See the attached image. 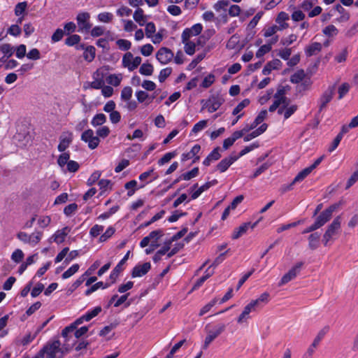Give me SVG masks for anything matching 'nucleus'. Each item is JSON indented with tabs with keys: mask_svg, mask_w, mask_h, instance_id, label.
Masks as SVG:
<instances>
[{
	"mask_svg": "<svg viewBox=\"0 0 358 358\" xmlns=\"http://www.w3.org/2000/svg\"><path fill=\"white\" fill-rule=\"evenodd\" d=\"M331 218V216L324 210L316 218L315 222L320 227L324 226Z\"/></svg>",
	"mask_w": 358,
	"mask_h": 358,
	"instance_id": "nucleus-29",
	"label": "nucleus"
},
{
	"mask_svg": "<svg viewBox=\"0 0 358 358\" xmlns=\"http://www.w3.org/2000/svg\"><path fill=\"white\" fill-rule=\"evenodd\" d=\"M274 101L273 104L269 107L270 112H274L278 108L283 105L285 107L284 118L288 119L297 110L296 105L289 106V100L284 95L282 90H278L273 96Z\"/></svg>",
	"mask_w": 358,
	"mask_h": 358,
	"instance_id": "nucleus-2",
	"label": "nucleus"
},
{
	"mask_svg": "<svg viewBox=\"0 0 358 358\" xmlns=\"http://www.w3.org/2000/svg\"><path fill=\"white\" fill-rule=\"evenodd\" d=\"M131 57H132V53L130 52H127L124 55V56L122 57V66L124 68H127L129 71H133L134 70H135L141 64V61H142V59L141 57H134L133 56L132 65H130V64H127L128 61L126 59L127 58H128V59H129Z\"/></svg>",
	"mask_w": 358,
	"mask_h": 358,
	"instance_id": "nucleus-10",
	"label": "nucleus"
},
{
	"mask_svg": "<svg viewBox=\"0 0 358 358\" xmlns=\"http://www.w3.org/2000/svg\"><path fill=\"white\" fill-rule=\"evenodd\" d=\"M322 48V44L314 42L307 45L305 48V53L307 57H311L319 53Z\"/></svg>",
	"mask_w": 358,
	"mask_h": 358,
	"instance_id": "nucleus-22",
	"label": "nucleus"
},
{
	"mask_svg": "<svg viewBox=\"0 0 358 358\" xmlns=\"http://www.w3.org/2000/svg\"><path fill=\"white\" fill-rule=\"evenodd\" d=\"M70 155L67 152H64L59 155L57 159V164L59 166L63 167L64 165H67V163L69 162Z\"/></svg>",
	"mask_w": 358,
	"mask_h": 358,
	"instance_id": "nucleus-63",
	"label": "nucleus"
},
{
	"mask_svg": "<svg viewBox=\"0 0 358 358\" xmlns=\"http://www.w3.org/2000/svg\"><path fill=\"white\" fill-rule=\"evenodd\" d=\"M250 104V100L248 99H245L240 102L234 109L232 114L234 115H238L248 105Z\"/></svg>",
	"mask_w": 358,
	"mask_h": 358,
	"instance_id": "nucleus-43",
	"label": "nucleus"
},
{
	"mask_svg": "<svg viewBox=\"0 0 358 358\" xmlns=\"http://www.w3.org/2000/svg\"><path fill=\"white\" fill-rule=\"evenodd\" d=\"M122 80V75L121 73L119 74H110L106 78V82L113 86L117 87L120 85V83Z\"/></svg>",
	"mask_w": 358,
	"mask_h": 358,
	"instance_id": "nucleus-31",
	"label": "nucleus"
},
{
	"mask_svg": "<svg viewBox=\"0 0 358 358\" xmlns=\"http://www.w3.org/2000/svg\"><path fill=\"white\" fill-rule=\"evenodd\" d=\"M320 234L318 232L313 233L308 236V246L311 250H315L319 246Z\"/></svg>",
	"mask_w": 358,
	"mask_h": 358,
	"instance_id": "nucleus-27",
	"label": "nucleus"
},
{
	"mask_svg": "<svg viewBox=\"0 0 358 358\" xmlns=\"http://www.w3.org/2000/svg\"><path fill=\"white\" fill-rule=\"evenodd\" d=\"M174 57L173 52L167 48H161L156 54L157 59L162 64H166L170 62Z\"/></svg>",
	"mask_w": 358,
	"mask_h": 358,
	"instance_id": "nucleus-11",
	"label": "nucleus"
},
{
	"mask_svg": "<svg viewBox=\"0 0 358 358\" xmlns=\"http://www.w3.org/2000/svg\"><path fill=\"white\" fill-rule=\"evenodd\" d=\"M27 8V3L26 1L18 3L15 7V14L16 16H20L24 13Z\"/></svg>",
	"mask_w": 358,
	"mask_h": 358,
	"instance_id": "nucleus-51",
	"label": "nucleus"
},
{
	"mask_svg": "<svg viewBox=\"0 0 358 358\" xmlns=\"http://www.w3.org/2000/svg\"><path fill=\"white\" fill-rule=\"evenodd\" d=\"M322 32L327 36L333 37L338 34V30L334 25L330 24L324 28Z\"/></svg>",
	"mask_w": 358,
	"mask_h": 358,
	"instance_id": "nucleus-42",
	"label": "nucleus"
},
{
	"mask_svg": "<svg viewBox=\"0 0 358 358\" xmlns=\"http://www.w3.org/2000/svg\"><path fill=\"white\" fill-rule=\"evenodd\" d=\"M41 329H38L34 333L28 332L22 338L17 339V343L22 345H27L30 343L36 337L37 334L40 332Z\"/></svg>",
	"mask_w": 358,
	"mask_h": 358,
	"instance_id": "nucleus-23",
	"label": "nucleus"
},
{
	"mask_svg": "<svg viewBox=\"0 0 358 358\" xmlns=\"http://www.w3.org/2000/svg\"><path fill=\"white\" fill-rule=\"evenodd\" d=\"M98 20L101 22H110L113 18V15L108 12L101 13L98 15Z\"/></svg>",
	"mask_w": 358,
	"mask_h": 358,
	"instance_id": "nucleus-49",
	"label": "nucleus"
},
{
	"mask_svg": "<svg viewBox=\"0 0 358 358\" xmlns=\"http://www.w3.org/2000/svg\"><path fill=\"white\" fill-rule=\"evenodd\" d=\"M262 220V217H261L257 221H256L253 224H251L250 222L243 223L240 227L236 228L234 230L233 234L231 235V238L233 239L238 238L245 233H246L249 228L254 229Z\"/></svg>",
	"mask_w": 358,
	"mask_h": 358,
	"instance_id": "nucleus-12",
	"label": "nucleus"
},
{
	"mask_svg": "<svg viewBox=\"0 0 358 358\" xmlns=\"http://www.w3.org/2000/svg\"><path fill=\"white\" fill-rule=\"evenodd\" d=\"M156 31L155 25L153 22H148L145 26V35L148 38H151Z\"/></svg>",
	"mask_w": 358,
	"mask_h": 358,
	"instance_id": "nucleus-64",
	"label": "nucleus"
},
{
	"mask_svg": "<svg viewBox=\"0 0 358 358\" xmlns=\"http://www.w3.org/2000/svg\"><path fill=\"white\" fill-rule=\"evenodd\" d=\"M334 94V87H329L325 90L318 100L319 112H322L331 101Z\"/></svg>",
	"mask_w": 358,
	"mask_h": 358,
	"instance_id": "nucleus-8",
	"label": "nucleus"
},
{
	"mask_svg": "<svg viewBox=\"0 0 358 358\" xmlns=\"http://www.w3.org/2000/svg\"><path fill=\"white\" fill-rule=\"evenodd\" d=\"M238 159V156L236 155H231L227 157L222 159L216 166L217 171L221 173L226 171L228 168L237 159Z\"/></svg>",
	"mask_w": 358,
	"mask_h": 358,
	"instance_id": "nucleus-17",
	"label": "nucleus"
},
{
	"mask_svg": "<svg viewBox=\"0 0 358 358\" xmlns=\"http://www.w3.org/2000/svg\"><path fill=\"white\" fill-rule=\"evenodd\" d=\"M79 265L78 264H75L72 265L69 269H67L63 274L62 278L66 279L72 276L75 274L79 269Z\"/></svg>",
	"mask_w": 358,
	"mask_h": 358,
	"instance_id": "nucleus-47",
	"label": "nucleus"
},
{
	"mask_svg": "<svg viewBox=\"0 0 358 358\" xmlns=\"http://www.w3.org/2000/svg\"><path fill=\"white\" fill-rule=\"evenodd\" d=\"M71 141V134H69L67 136H62L60 137V141L58 145V150L59 152H64L69 146Z\"/></svg>",
	"mask_w": 358,
	"mask_h": 358,
	"instance_id": "nucleus-26",
	"label": "nucleus"
},
{
	"mask_svg": "<svg viewBox=\"0 0 358 358\" xmlns=\"http://www.w3.org/2000/svg\"><path fill=\"white\" fill-rule=\"evenodd\" d=\"M136 185L137 182L135 180H130L124 185L125 189H128V196H131L134 194Z\"/></svg>",
	"mask_w": 358,
	"mask_h": 358,
	"instance_id": "nucleus-48",
	"label": "nucleus"
},
{
	"mask_svg": "<svg viewBox=\"0 0 358 358\" xmlns=\"http://www.w3.org/2000/svg\"><path fill=\"white\" fill-rule=\"evenodd\" d=\"M115 230L113 227H109L106 231L101 235L99 238L100 242H105L110 238L115 233Z\"/></svg>",
	"mask_w": 358,
	"mask_h": 358,
	"instance_id": "nucleus-52",
	"label": "nucleus"
},
{
	"mask_svg": "<svg viewBox=\"0 0 358 358\" xmlns=\"http://www.w3.org/2000/svg\"><path fill=\"white\" fill-rule=\"evenodd\" d=\"M306 74L303 70H297L293 75L291 76L290 81L292 83H299L303 80Z\"/></svg>",
	"mask_w": 358,
	"mask_h": 358,
	"instance_id": "nucleus-39",
	"label": "nucleus"
},
{
	"mask_svg": "<svg viewBox=\"0 0 358 358\" xmlns=\"http://www.w3.org/2000/svg\"><path fill=\"white\" fill-rule=\"evenodd\" d=\"M267 124H262L259 128L253 131L252 132L247 134L244 136L243 140L245 142H248L259 136L262 134L267 129Z\"/></svg>",
	"mask_w": 358,
	"mask_h": 358,
	"instance_id": "nucleus-24",
	"label": "nucleus"
},
{
	"mask_svg": "<svg viewBox=\"0 0 358 358\" xmlns=\"http://www.w3.org/2000/svg\"><path fill=\"white\" fill-rule=\"evenodd\" d=\"M133 17L140 26H143L145 24L146 18L143 14V10L141 8H138L134 12Z\"/></svg>",
	"mask_w": 358,
	"mask_h": 358,
	"instance_id": "nucleus-33",
	"label": "nucleus"
},
{
	"mask_svg": "<svg viewBox=\"0 0 358 358\" xmlns=\"http://www.w3.org/2000/svg\"><path fill=\"white\" fill-rule=\"evenodd\" d=\"M106 122V117L103 113L96 114L92 120L91 124L94 127L101 126Z\"/></svg>",
	"mask_w": 358,
	"mask_h": 358,
	"instance_id": "nucleus-38",
	"label": "nucleus"
},
{
	"mask_svg": "<svg viewBox=\"0 0 358 358\" xmlns=\"http://www.w3.org/2000/svg\"><path fill=\"white\" fill-rule=\"evenodd\" d=\"M17 238L25 243H29L31 245H36L42 238V233L36 231L31 234H28L25 232H20L17 234Z\"/></svg>",
	"mask_w": 358,
	"mask_h": 358,
	"instance_id": "nucleus-6",
	"label": "nucleus"
},
{
	"mask_svg": "<svg viewBox=\"0 0 358 358\" xmlns=\"http://www.w3.org/2000/svg\"><path fill=\"white\" fill-rule=\"evenodd\" d=\"M88 331V327L86 326L82 327L78 329H76L73 333H71L72 337L74 338L76 341V338H79L83 335H85Z\"/></svg>",
	"mask_w": 358,
	"mask_h": 358,
	"instance_id": "nucleus-57",
	"label": "nucleus"
},
{
	"mask_svg": "<svg viewBox=\"0 0 358 358\" xmlns=\"http://www.w3.org/2000/svg\"><path fill=\"white\" fill-rule=\"evenodd\" d=\"M112 283H106V284H103V282H96V284L93 285L90 289H88L87 290L85 291V294L87 296L91 294L92 292L96 291L99 288H103V289H105V288H107Z\"/></svg>",
	"mask_w": 358,
	"mask_h": 358,
	"instance_id": "nucleus-40",
	"label": "nucleus"
},
{
	"mask_svg": "<svg viewBox=\"0 0 358 358\" xmlns=\"http://www.w3.org/2000/svg\"><path fill=\"white\" fill-rule=\"evenodd\" d=\"M172 72V69L170 67H167L165 69H163L159 72V80L160 83H163L165 81V80L171 75Z\"/></svg>",
	"mask_w": 358,
	"mask_h": 358,
	"instance_id": "nucleus-54",
	"label": "nucleus"
},
{
	"mask_svg": "<svg viewBox=\"0 0 358 358\" xmlns=\"http://www.w3.org/2000/svg\"><path fill=\"white\" fill-rule=\"evenodd\" d=\"M151 268V264L150 262H145L143 264L136 265L132 270L131 276L132 278L142 277L145 275Z\"/></svg>",
	"mask_w": 358,
	"mask_h": 358,
	"instance_id": "nucleus-16",
	"label": "nucleus"
},
{
	"mask_svg": "<svg viewBox=\"0 0 358 358\" xmlns=\"http://www.w3.org/2000/svg\"><path fill=\"white\" fill-rule=\"evenodd\" d=\"M226 325L224 324H218L213 327L212 329L206 330L207 336L205 338L202 347L203 349H207L211 342H213L218 336L224 331Z\"/></svg>",
	"mask_w": 358,
	"mask_h": 358,
	"instance_id": "nucleus-5",
	"label": "nucleus"
},
{
	"mask_svg": "<svg viewBox=\"0 0 358 358\" xmlns=\"http://www.w3.org/2000/svg\"><path fill=\"white\" fill-rule=\"evenodd\" d=\"M214 273V271L213 269L212 270H210L208 268V269L205 272V275H203L201 278H200L196 282V283L193 286V289H198L200 286L202 285V284L208 278H210L211 275H213V274Z\"/></svg>",
	"mask_w": 358,
	"mask_h": 358,
	"instance_id": "nucleus-34",
	"label": "nucleus"
},
{
	"mask_svg": "<svg viewBox=\"0 0 358 358\" xmlns=\"http://www.w3.org/2000/svg\"><path fill=\"white\" fill-rule=\"evenodd\" d=\"M201 150V147L199 145L196 144L192 147L191 150L187 153H183L181 156V159L183 162H185L188 159L193 158L196 155L199 153Z\"/></svg>",
	"mask_w": 358,
	"mask_h": 358,
	"instance_id": "nucleus-30",
	"label": "nucleus"
},
{
	"mask_svg": "<svg viewBox=\"0 0 358 358\" xmlns=\"http://www.w3.org/2000/svg\"><path fill=\"white\" fill-rule=\"evenodd\" d=\"M14 50L13 47L9 43H3L0 45V52H1L6 58L11 57Z\"/></svg>",
	"mask_w": 358,
	"mask_h": 358,
	"instance_id": "nucleus-36",
	"label": "nucleus"
},
{
	"mask_svg": "<svg viewBox=\"0 0 358 358\" xmlns=\"http://www.w3.org/2000/svg\"><path fill=\"white\" fill-rule=\"evenodd\" d=\"M61 342L58 339L50 340L41 349L45 358H63L75 345V341L70 337H63Z\"/></svg>",
	"mask_w": 358,
	"mask_h": 358,
	"instance_id": "nucleus-1",
	"label": "nucleus"
},
{
	"mask_svg": "<svg viewBox=\"0 0 358 358\" xmlns=\"http://www.w3.org/2000/svg\"><path fill=\"white\" fill-rule=\"evenodd\" d=\"M118 48L122 50H128L131 46L129 41L125 39H119L116 41Z\"/></svg>",
	"mask_w": 358,
	"mask_h": 358,
	"instance_id": "nucleus-55",
	"label": "nucleus"
},
{
	"mask_svg": "<svg viewBox=\"0 0 358 358\" xmlns=\"http://www.w3.org/2000/svg\"><path fill=\"white\" fill-rule=\"evenodd\" d=\"M163 235L164 232L162 229L151 231L148 236L144 237L140 242L141 248H145L148 245H151L154 248H158L159 246L158 241L163 236Z\"/></svg>",
	"mask_w": 358,
	"mask_h": 358,
	"instance_id": "nucleus-4",
	"label": "nucleus"
},
{
	"mask_svg": "<svg viewBox=\"0 0 358 358\" xmlns=\"http://www.w3.org/2000/svg\"><path fill=\"white\" fill-rule=\"evenodd\" d=\"M101 311V308L100 306H96L92 310L87 312L85 315H83V318L85 319L86 322L91 320L92 318L99 315V313Z\"/></svg>",
	"mask_w": 358,
	"mask_h": 358,
	"instance_id": "nucleus-41",
	"label": "nucleus"
},
{
	"mask_svg": "<svg viewBox=\"0 0 358 358\" xmlns=\"http://www.w3.org/2000/svg\"><path fill=\"white\" fill-rule=\"evenodd\" d=\"M153 71H154L153 66L150 63L143 64L139 69V73L141 75L146 76H151L153 73Z\"/></svg>",
	"mask_w": 358,
	"mask_h": 358,
	"instance_id": "nucleus-37",
	"label": "nucleus"
},
{
	"mask_svg": "<svg viewBox=\"0 0 358 358\" xmlns=\"http://www.w3.org/2000/svg\"><path fill=\"white\" fill-rule=\"evenodd\" d=\"M64 35V31L62 29H57L52 35L51 40L53 43L58 42L62 40Z\"/></svg>",
	"mask_w": 358,
	"mask_h": 358,
	"instance_id": "nucleus-60",
	"label": "nucleus"
},
{
	"mask_svg": "<svg viewBox=\"0 0 358 358\" xmlns=\"http://www.w3.org/2000/svg\"><path fill=\"white\" fill-rule=\"evenodd\" d=\"M98 185L102 192H105L107 189H110L112 188V182L110 180L101 179L99 181Z\"/></svg>",
	"mask_w": 358,
	"mask_h": 358,
	"instance_id": "nucleus-56",
	"label": "nucleus"
},
{
	"mask_svg": "<svg viewBox=\"0 0 358 358\" xmlns=\"http://www.w3.org/2000/svg\"><path fill=\"white\" fill-rule=\"evenodd\" d=\"M269 300V294L268 292H264L257 299L252 300L248 304L252 307L253 310L255 311L267 304Z\"/></svg>",
	"mask_w": 358,
	"mask_h": 358,
	"instance_id": "nucleus-15",
	"label": "nucleus"
},
{
	"mask_svg": "<svg viewBox=\"0 0 358 358\" xmlns=\"http://www.w3.org/2000/svg\"><path fill=\"white\" fill-rule=\"evenodd\" d=\"M80 41V36L77 34H73L66 38L65 44L68 46H73L78 44Z\"/></svg>",
	"mask_w": 358,
	"mask_h": 358,
	"instance_id": "nucleus-53",
	"label": "nucleus"
},
{
	"mask_svg": "<svg viewBox=\"0 0 358 358\" xmlns=\"http://www.w3.org/2000/svg\"><path fill=\"white\" fill-rule=\"evenodd\" d=\"M217 299L215 298L213 300H211L209 303H208L206 305H205L201 310L199 313V316H202L205 315L206 313H208L211 308L217 303Z\"/></svg>",
	"mask_w": 358,
	"mask_h": 358,
	"instance_id": "nucleus-44",
	"label": "nucleus"
},
{
	"mask_svg": "<svg viewBox=\"0 0 358 358\" xmlns=\"http://www.w3.org/2000/svg\"><path fill=\"white\" fill-rule=\"evenodd\" d=\"M199 174V168L195 167L190 171L186 172L180 175V178H183L184 180H189Z\"/></svg>",
	"mask_w": 358,
	"mask_h": 358,
	"instance_id": "nucleus-46",
	"label": "nucleus"
},
{
	"mask_svg": "<svg viewBox=\"0 0 358 358\" xmlns=\"http://www.w3.org/2000/svg\"><path fill=\"white\" fill-rule=\"evenodd\" d=\"M312 172L311 168L306 167L300 171L293 180L292 184L301 182Z\"/></svg>",
	"mask_w": 358,
	"mask_h": 358,
	"instance_id": "nucleus-35",
	"label": "nucleus"
},
{
	"mask_svg": "<svg viewBox=\"0 0 358 358\" xmlns=\"http://www.w3.org/2000/svg\"><path fill=\"white\" fill-rule=\"evenodd\" d=\"M253 311V309L249 304L245 306L242 313L239 315V317L237 319L238 323L242 324L246 322L247 320L250 317V313Z\"/></svg>",
	"mask_w": 358,
	"mask_h": 358,
	"instance_id": "nucleus-28",
	"label": "nucleus"
},
{
	"mask_svg": "<svg viewBox=\"0 0 358 358\" xmlns=\"http://www.w3.org/2000/svg\"><path fill=\"white\" fill-rule=\"evenodd\" d=\"M71 229L65 227L60 230H57L52 236L51 239L57 243H62L64 241L66 236L70 232Z\"/></svg>",
	"mask_w": 358,
	"mask_h": 358,
	"instance_id": "nucleus-21",
	"label": "nucleus"
},
{
	"mask_svg": "<svg viewBox=\"0 0 358 358\" xmlns=\"http://www.w3.org/2000/svg\"><path fill=\"white\" fill-rule=\"evenodd\" d=\"M224 101L222 97L212 96L205 102L203 108H206L209 113H213L223 104Z\"/></svg>",
	"mask_w": 358,
	"mask_h": 358,
	"instance_id": "nucleus-13",
	"label": "nucleus"
},
{
	"mask_svg": "<svg viewBox=\"0 0 358 358\" xmlns=\"http://www.w3.org/2000/svg\"><path fill=\"white\" fill-rule=\"evenodd\" d=\"M202 25L201 24H196L193 25L191 29H187L183 31L182 34V39H189L192 36H197L202 31Z\"/></svg>",
	"mask_w": 358,
	"mask_h": 358,
	"instance_id": "nucleus-20",
	"label": "nucleus"
},
{
	"mask_svg": "<svg viewBox=\"0 0 358 358\" xmlns=\"http://www.w3.org/2000/svg\"><path fill=\"white\" fill-rule=\"evenodd\" d=\"M341 215H338L327 227L322 236V243L325 246L333 243L339 235L341 228Z\"/></svg>",
	"mask_w": 358,
	"mask_h": 358,
	"instance_id": "nucleus-3",
	"label": "nucleus"
},
{
	"mask_svg": "<svg viewBox=\"0 0 358 358\" xmlns=\"http://www.w3.org/2000/svg\"><path fill=\"white\" fill-rule=\"evenodd\" d=\"M130 254V251H128L127 254L124 255L123 259L117 264V265L113 268L110 275V279L111 280V283H114L116 281L119 274L122 271V266L129 259Z\"/></svg>",
	"mask_w": 358,
	"mask_h": 358,
	"instance_id": "nucleus-19",
	"label": "nucleus"
},
{
	"mask_svg": "<svg viewBox=\"0 0 358 358\" xmlns=\"http://www.w3.org/2000/svg\"><path fill=\"white\" fill-rule=\"evenodd\" d=\"M220 150V148L219 147L215 148L204 159L203 164L205 166H209L212 162L219 159L221 157Z\"/></svg>",
	"mask_w": 358,
	"mask_h": 358,
	"instance_id": "nucleus-25",
	"label": "nucleus"
},
{
	"mask_svg": "<svg viewBox=\"0 0 358 358\" xmlns=\"http://www.w3.org/2000/svg\"><path fill=\"white\" fill-rule=\"evenodd\" d=\"M133 90L131 87H124L121 92V99L122 101H129L132 96Z\"/></svg>",
	"mask_w": 358,
	"mask_h": 358,
	"instance_id": "nucleus-45",
	"label": "nucleus"
},
{
	"mask_svg": "<svg viewBox=\"0 0 358 358\" xmlns=\"http://www.w3.org/2000/svg\"><path fill=\"white\" fill-rule=\"evenodd\" d=\"M271 50V45H263L256 52V57L260 58L263 57L266 53L268 52Z\"/></svg>",
	"mask_w": 358,
	"mask_h": 358,
	"instance_id": "nucleus-61",
	"label": "nucleus"
},
{
	"mask_svg": "<svg viewBox=\"0 0 358 358\" xmlns=\"http://www.w3.org/2000/svg\"><path fill=\"white\" fill-rule=\"evenodd\" d=\"M90 15L88 13H81L77 15L76 20L79 27V31H88L92 24L90 23Z\"/></svg>",
	"mask_w": 358,
	"mask_h": 358,
	"instance_id": "nucleus-14",
	"label": "nucleus"
},
{
	"mask_svg": "<svg viewBox=\"0 0 358 358\" xmlns=\"http://www.w3.org/2000/svg\"><path fill=\"white\" fill-rule=\"evenodd\" d=\"M207 123H208V121L206 120L199 121V122H197L196 124H194V126L192 128V131L194 134H196V133L201 131V130H203L204 128H206L207 127Z\"/></svg>",
	"mask_w": 358,
	"mask_h": 358,
	"instance_id": "nucleus-58",
	"label": "nucleus"
},
{
	"mask_svg": "<svg viewBox=\"0 0 358 358\" xmlns=\"http://www.w3.org/2000/svg\"><path fill=\"white\" fill-rule=\"evenodd\" d=\"M84 321H85V319L83 318V315L82 317L78 318L73 323H72L71 325L65 327L62 330V337H70L71 341L73 339H74L72 337L71 333H73L77 329V327L78 325L81 324Z\"/></svg>",
	"mask_w": 358,
	"mask_h": 358,
	"instance_id": "nucleus-18",
	"label": "nucleus"
},
{
	"mask_svg": "<svg viewBox=\"0 0 358 358\" xmlns=\"http://www.w3.org/2000/svg\"><path fill=\"white\" fill-rule=\"evenodd\" d=\"M303 262H298L294 265L287 273H285L281 278L279 285H285L294 278L299 273L301 268L303 266Z\"/></svg>",
	"mask_w": 358,
	"mask_h": 358,
	"instance_id": "nucleus-9",
	"label": "nucleus"
},
{
	"mask_svg": "<svg viewBox=\"0 0 358 358\" xmlns=\"http://www.w3.org/2000/svg\"><path fill=\"white\" fill-rule=\"evenodd\" d=\"M103 231V227L99 224L94 225L90 231V235L92 237H96Z\"/></svg>",
	"mask_w": 358,
	"mask_h": 358,
	"instance_id": "nucleus-59",
	"label": "nucleus"
},
{
	"mask_svg": "<svg viewBox=\"0 0 358 358\" xmlns=\"http://www.w3.org/2000/svg\"><path fill=\"white\" fill-rule=\"evenodd\" d=\"M81 140L88 144V147L94 150L99 144L100 140L98 136H94V131L92 129L85 131L81 135Z\"/></svg>",
	"mask_w": 358,
	"mask_h": 358,
	"instance_id": "nucleus-7",
	"label": "nucleus"
},
{
	"mask_svg": "<svg viewBox=\"0 0 358 358\" xmlns=\"http://www.w3.org/2000/svg\"><path fill=\"white\" fill-rule=\"evenodd\" d=\"M95 57V48L93 46H89L85 49L84 57L87 61H92Z\"/></svg>",
	"mask_w": 358,
	"mask_h": 358,
	"instance_id": "nucleus-50",
	"label": "nucleus"
},
{
	"mask_svg": "<svg viewBox=\"0 0 358 358\" xmlns=\"http://www.w3.org/2000/svg\"><path fill=\"white\" fill-rule=\"evenodd\" d=\"M24 257V253L23 252L20 250V249H17L15 250L12 255H11V259L13 262H16V263H19L22 261V259H23Z\"/></svg>",
	"mask_w": 358,
	"mask_h": 358,
	"instance_id": "nucleus-62",
	"label": "nucleus"
},
{
	"mask_svg": "<svg viewBox=\"0 0 358 358\" xmlns=\"http://www.w3.org/2000/svg\"><path fill=\"white\" fill-rule=\"evenodd\" d=\"M182 43L185 44V52L189 55H192L195 52L196 43L189 39H182Z\"/></svg>",
	"mask_w": 358,
	"mask_h": 358,
	"instance_id": "nucleus-32",
	"label": "nucleus"
}]
</instances>
